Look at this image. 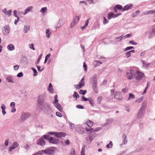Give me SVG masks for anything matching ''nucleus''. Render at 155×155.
<instances>
[{"label":"nucleus","instance_id":"obj_28","mask_svg":"<svg viewBox=\"0 0 155 155\" xmlns=\"http://www.w3.org/2000/svg\"><path fill=\"white\" fill-rule=\"evenodd\" d=\"M30 27L28 25H25L24 27V32L25 33H27L29 30Z\"/></svg>","mask_w":155,"mask_h":155},{"label":"nucleus","instance_id":"obj_45","mask_svg":"<svg viewBox=\"0 0 155 155\" xmlns=\"http://www.w3.org/2000/svg\"><path fill=\"white\" fill-rule=\"evenodd\" d=\"M87 92L86 90H80L79 91V93L82 95H85Z\"/></svg>","mask_w":155,"mask_h":155},{"label":"nucleus","instance_id":"obj_10","mask_svg":"<svg viewBox=\"0 0 155 155\" xmlns=\"http://www.w3.org/2000/svg\"><path fill=\"white\" fill-rule=\"evenodd\" d=\"M114 97L118 100H121L123 99V97L121 93L118 91L115 92L114 95Z\"/></svg>","mask_w":155,"mask_h":155},{"label":"nucleus","instance_id":"obj_44","mask_svg":"<svg viewBox=\"0 0 155 155\" xmlns=\"http://www.w3.org/2000/svg\"><path fill=\"white\" fill-rule=\"evenodd\" d=\"M80 17L81 16H75L73 20L75 21H77V23H78L80 19Z\"/></svg>","mask_w":155,"mask_h":155},{"label":"nucleus","instance_id":"obj_62","mask_svg":"<svg viewBox=\"0 0 155 155\" xmlns=\"http://www.w3.org/2000/svg\"><path fill=\"white\" fill-rule=\"evenodd\" d=\"M56 115L58 117H62V115L59 112H57L56 113Z\"/></svg>","mask_w":155,"mask_h":155},{"label":"nucleus","instance_id":"obj_2","mask_svg":"<svg viewBox=\"0 0 155 155\" xmlns=\"http://www.w3.org/2000/svg\"><path fill=\"white\" fill-rule=\"evenodd\" d=\"M38 110L43 111L44 113L46 114H50L52 112V109L51 108L50 105L48 103H44L42 106L41 108L37 107Z\"/></svg>","mask_w":155,"mask_h":155},{"label":"nucleus","instance_id":"obj_19","mask_svg":"<svg viewBox=\"0 0 155 155\" xmlns=\"http://www.w3.org/2000/svg\"><path fill=\"white\" fill-rule=\"evenodd\" d=\"M150 35L148 36V38H151L155 35V29L152 30L151 31H150L149 32Z\"/></svg>","mask_w":155,"mask_h":155},{"label":"nucleus","instance_id":"obj_36","mask_svg":"<svg viewBox=\"0 0 155 155\" xmlns=\"http://www.w3.org/2000/svg\"><path fill=\"white\" fill-rule=\"evenodd\" d=\"M142 62L143 63V65L146 68L148 67L150 64L149 63H145L144 61L143 60H142Z\"/></svg>","mask_w":155,"mask_h":155},{"label":"nucleus","instance_id":"obj_61","mask_svg":"<svg viewBox=\"0 0 155 155\" xmlns=\"http://www.w3.org/2000/svg\"><path fill=\"white\" fill-rule=\"evenodd\" d=\"M83 67L84 68V70L85 71H87V65L85 64V62H84L83 63Z\"/></svg>","mask_w":155,"mask_h":155},{"label":"nucleus","instance_id":"obj_26","mask_svg":"<svg viewBox=\"0 0 155 155\" xmlns=\"http://www.w3.org/2000/svg\"><path fill=\"white\" fill-rule=\"evenodd\" d=\"M7 48L9 51H12L14 50L15 48L13 45L10 44L8 45Z\"/></svg>","mask_w":155,"mask_h":155},{"label":"nucleus","instance_id":"obj_24","mask_svg":"<svg viewBox=\"0 0 155 155\" xmlns=\"http://www.w3.org/2000/svg\"><path fill=\"white\" fill-rule=\"evenodd\" d=\"M3 12L6 15H8V16H10L11 15V13L12 12V11L11 10L6 11V9L5 8L3 10Z\"/></svg>","mask_w":155,"mask_h":155},{"label":"nucleus","instance_id":"obj_9","mask_svg":"<svg viewBox=\"0 0 155 155\" xmlns=\"http://www.w3.org/2000/svg\"><path fill=\"white\" fill-rule=\"evenodd\" d=\"M145 111V110L140 108L137 116V118L139 119L142 118L144 115Z\"/></svg>","mask_w":155,"mask_h":155},{"label":"nucleus","instance_id":"obj_46","mask_svg":"<svg viewBox=\"0 0 155 155\" xmlns=\"http://www.w3.org/2000/svg\"><path fill=\"white\" fill-rule=\"evenodd\" d=\"M103 18V23L104 25L107 24L108 23V22H109L108 21L107 19L105 17H104Z\"/></svg>","mask_w":155,"mask_h":155},{"label":"nucleus","instance_id":"obj_50","mask_svg":"<svg viewBox=\"0 0 155 155\" xmlns=\"http://www.w3.org/2000/svg\"><path fill=\"white\" fill-rule=\"evenodd\" d=\"M143 97H142L140 98H138L137 100H135V101L136 102H138V103H140L143 101Z\"/></svg>","mask_w":155,"mask_h":155},{"label":"nucleus","instance_id":"obj_14","mask_svg":"<svg viewBox=\"0 0 155 155\" xmlns=\"http://www.w3.org/2000/svg\"><path fill=\"white\" fill-rule=\"evenodd\" d=\"M66 135V134L63 132H55V136L58 138L64 137Z\"/></svg>","mask_w":155,"mask_h":155},{"label":"nucleus","instance_id":"obj_33","mask_svg":"<svg viewBox=\"0 0 155 155\" xmlns=\"http://www.w3.org/2000/svg\"><path fill=\"white\" fill-rule=\"evenodd\" d=\"M86 124L88 127H91L93 125V122L90 120H88L86 122Z\"/></svg>","mask_w":155,"mask_h":155},{"label":"nucleus","instance_id":"obj_16","mask_svg":"<svg viewBox=\"0 0 155 155\" xmlns=\"http://www.w3.org/2000/svg\"><path fill=\"white\" fill-rule=\"evenodd\" d=\"M122 138L123 140L122 145H123L127 144V135L125 134H123Z\"/></svg>","mask_w":155,"mask_h":155},{"label":"nucleus","instance_id":"obj_35","mask_svg":"<svg viewBox=\"0 0 155 155\" xmlns=\"http://www.w3.org/2000/svg\"><path fill=\"white\" fill-rule=\"evenodd\" d=\"M124 38V36L123 35H120L119 37H117L116 38V39L118 42H120Z\"/></svg>","mask_w":155,"mask_h":155},{"label":"nucleus","instance_id":"obj_47","mask_svg":"<svg viewBox=\"0 0 155 155\" xmlns=\"http://www.w3.org/2000/svg\"><path fill=\"white\" fill-rule=\"evenodd\" d=\"M69 127L70 128L71 130L74 129V124L71 122H69Z\"/></svg>","mask_w":155,"mask_h":155},{"label":"nucleus","instance_id":"obj_51","mask_svg":"<svg viewBox=\"0 0 155 155\" xmlns=\"http://www.w3.org/2000/svg\"><path fill=\"white\" fill-rule=\"evenodd\" d=\"M143 150V148L142 147L136 149L133 152H140V151L141 150Z\"/></svg>","mask_w":155,"mask_h":155},{"label":"nucleus","instance_id":"obj_48","mask_svg":"<svg viewBox=\"0 0 155 155\" xmlns=\"http://www.w3.org/2000/svg\"><path fill=\"white\" fill-rule=\"evenodd\" d=\"M42 54H41L39 56L38 58L37 61L35 63L36 65H37L40 62V61L42 57Z\"/></svg>","mask_w":155,"mask_h":155},{"label":"nucleus","instance_id":"obj_17","mask_svg":"<svg viewBox=\"0 0 155 155\" xmlns=\"http://www.w3.org/2000/svg\"><path fill=\"white\" fill-rule=\"evenodd\" d=\"M133 6V5L131 4H128L125 5L123 9V12L127 11L130 9Z\"/></svg>","mask_w":155,"mask_h":155},{"label":"nucleus","instance_id":"obj_7","mask_svg":"<svg viewBox=\"0 0 155 155\" xmlns=\"http://www.w3.org/2000/svg\"><path fill=\"white\" fill-rule=\"evenodd\" d=\"M75 129L76 131L80 134H83L85 131V129L81 125H76Z\"/></svg>","mask_w":155,"mask_h":155},{"label":"nucleus","instance_id":"obj_30","mask_svg":"<svg viewBox=\"0 0 155 155\" xmlns=\"http://www.w3.org/2000/svg\"><path fill=\"white\" fill-rule=\"evenodd\" d=\"M86 130L89 133L94 132V129L91 128V127H87L85 128Z\"/></svg>","mask_w":155,"mask_h":155},{"label":"nucleus","instance_id":"obj_20","mask_svg":"<svg viewBox=\"0 0 155 155\" xmlns=\"http://www.w3.org/2000/svg\"><path fill=\"white\" fill-rule=\"evenodd\" d=\"M92 87L93 91L96 94L98 93L97 84L92 85Z\"/></svg>","mask_w":155,"mask_h":155},{"label":"nucleus","instance_id":"obj_64","mask_svg":"<svg viewBox=\"0 0 155 155\" xmlns=\"http://www.w3.org/2000/svg\"><path fill=\"white\" fill-rule=\"evenodd\" d=\"M19 67V65H16L14 66V69L15 70H18Z\"/></svg>","mask_w":155,"mask_h":155},{"label":"nucleus","instance_id":"obj_13","mask_svg":"<svg viewBox=\"0 0 155 155\" xmlns=\"http://www.w3.org/2000/svg\"><path fill=\"white\" fill-rule=\"evenodd\" d=\"M45 141L42 138H40L37 141V145L43 146L45 145Z\"/></svg>","mask_w":155,"mask_h":155},{"label":"nucleus","instance_id":"obj_3","mask_svg":"<svg viewBox=\"0 0 155 155\" xmlns=\"http://www.w3.org/2000/svg\"><path fill=\"white\" fill-rule=\"evenodd\" d=\"M45 100V96L44 95H41L38 96V102L37 103V107L41 108L42 106L44 103Z\"/></svg>","mask_w":155,"mask_h":155},{"label":"nucleus","instance_id":"obj_18","mask_svg":"<svg viewBox=\"0 0 155 155\" xmlns=\"http://www.w3.org/2000/svg\"><path fill=\"white\" fill-rule=\"evenodd\" d=\"M33 7L32 6H29L25 10V12L24 13V15H26L29 12L31 11V10L33 9Z\"/></svg>","mask_w":155,"mask_h":155},{"label":"nucleus","instance_id":"obj_1","mask_svg":"<svg viewBox=\"0 0 155 155\" xmlns=\"http://www.w3.org/2000/svg\"><path fill=\"white\" fill-rule=\"evenodd\" d=\"M126 77L129 80L135 78L139 81L144 79V74L142 72L139 71L137 68L133 67L130 68L126 74Z\"/></svg>","mask_w":155,"mask_h":155},{"label":"nucleus","instance_id":"obj_15","mask_svg":"<svg viewBox=\"0 0 155 155\" xmlns=\"http://www.w3.org/2000/svg\"><path fill=\"white\" fill-rule=\"evenodd\" d=\"M49 143L53 144H57L58 143V140L52 137H50L49 139Z\"/></svg>","mask_w":155,"mask_h":155},{"label":"nucleus","instance_id":"obj_22","mask_svg":"<svg viewBox=\"0 0 155 155\" xmlns=\"http://www.w3.org/2000/svg\"><path fill=\"white\" fill-rule=\"evenodd\" d=\"M108 19L109 20L115 18V14L112 12L109 13L107 15Z\"/></svg>","mask_w":155,"mask_h":155},{"label":"nucleus","instance_id":"obj_27","mask_svg":"<svg viewBox=\"0 0 155 155\" xmlns=\"http://www.w3.org/2000/svg\"><path fill=\"white\" fill-rule=\"evenodd\" d=\"M63 25V23L62 22V21L59 20L58 23L55 26V28L57 29L59 28Z\"/></svg>","mask_w":155,"mask_h":155},{"label":"nucleus","instance_id":"obj_63","mask_svg":"<svg viewBox=\"0 0 155 155\" xmlns=\"http://www.w3.org/2000/svg\"><path fill=\"white\" fill-rule=\"evenodd\" d=\"M23 73L22 72H21L18 73L17 74V76L18 77H21L23 76Z\"/></svg>","mask_w":155,"mask_h":155},{"label":"nucleus","instance_id":"obj_5","mask_svg":"<svg viewBox=\"0 0 155 155\" xmlns=\"http://www.w3.org/2000/svg\"><path fill=\"white\" fill-rule=\"evenodd\" d=\"M53 103L54 106L57 108L58 110L62 112L63 110L61 105L58 103V95H56L54 96V100L53 101Z\"/></svg>","mask_w":155,"mask_h":155},{"label":"nucleus","instance_id":"obj_55","mask_svg":"<svg viewBox=\"0 0 155 155\" xmlns=\"http://www.w3.org/2000/svg\"><path fill=\"white\" fill-rule=\"evenodd\" d=\"M112 121V120L111 119H108L106 120V124L107 125H109L111 124Z\"/></svg>","mask_w":155,"mask_h":155},{"label":"nucleus","instance_id":"obj_53","mask_svg":"<svg viewBox=\"0 0 155 155\" xmlns=\"http://www.w3.org/2000/svg\"><path fill=\"white\" fill-rule=\"evenodd\" d=\"M134 48V47L132 46L127 47L124 49V51H127L130 50L131 49H133Z\"/></svg>","mask_w":155,"mask_h":155},{"label":"nucleus","instance_id":"obj_6","mask_svg":"<svg viewBox=\"0 0 155 155\" xmlns=\"http://www.w3.org/2000/svg\"><path fill=\"white\" fill-rule=\"evenodd\" d=\"M10 31V28L8 25H5L2 28V32L5 36L7 35L9 33Z\"/></svg>","mask_w":155,"mask_h":155},{"label":"nucleus","instance_id":"obj_31","mask_svg":"<svg viewBox=\"0 0 155 155\" xmlns=\"http://www.w3.org/2000/svg\"><path fill=\"white\" fill-rule=\"evenodd\" d=\"M88 22L89 19H87L86 20L84 25L81 27V29L82 30H84L86 28L88 25Z\"/></svg>","mask_w":155,"mask_h":155},{"label":"nucleus","instance_id":"obj_21","mask_svg":"<svg viewBox=\"0 0 155 155\" xmlns=\"http://www.w3.org/2000/svg\"><path fill=\"white\" fill-rule=\"evenodd\" d=\"M93 139V138L91 136H88L86 138V142L88 144H90Z\"/></svg>","mask_w":155,"mask_h":155},{"label":"nucleus","instance_id":"obj_34","mask_svg":"<svg viewBox=\"0 0 155 155\" xmlns=\"http://www.w3.org/2000/svg\"><path fill=\"white\" fill-rule=\"evenodd\" d=\"M77 23H77V21H74L73 20V21H72V22L71 24L70 28H72L73 27H74L76 25Z\"/></svg>","mask_w":155,"mask_h":155},{"label":"nucleus","instance_id":"obj_42","mask_svg":"<svg viewBox=\"0 0 155 155\" xmlns=\"http://www.w3.org/2000/svg\"><path fill=\"white\" fill-rule=\"evenodd\" d=\"M47 9L46 7H43L41 9L40 12L43 13H45L47 10Z\"/></svg>","mask_w":155,"mask_h":155},{"label":"nucleus","instance_id":"obj_11","mask_svg":"<svg viewBox=\"0 0 155 155\" xmlns=\"http://www.w3.org/2000/svg\"><path fill=\"white\" fill-rule=\"evenodd\" d=\"M15 77V76L13 75H8L7 76L6 79L8 82L14 83V82L13 80Z\"/></svg>","mask_w":155,"mask_h":155},{"label":"nucleus","instance_id":"obj_12","mask_svg":"<svg viewBox=\"0 0 155 155\" xmlns=\"http://www.w3.org/2000/svg\"><path fill=\"white\" fill-rule=\"evenodd\" d=\"M91 83L92 85L97 84V81L96 75L93 76L91 78Z\"/></svg>","mask_w":155,"mask_h":155},{"label":"nucleus","instance_id":"obj_57","mask_svg":"<svg viewBox=\"0 0 155 155\" xmlns=\"http://www.w3.org/2000/svg\"><path fill=\"white\" fill-rule=\"evenodd\" d=\"M129 43V44L133 45H137V43L136 42L133 41H130Z\"/></svg>","mask_w":155,"mask_h":155},{"label":"nucleus","instance_id":"obj_41","mask_svg":"<svg viewBox=\"0 0 155 155\" xmlns=\"http://www.w3.org/2000/svg\"><path fill=\"white\" fill-rule=\"evenodd\" d=\"M31 69L33 71L34 73L33 76H37V72L36 70L34 68H31Z\"/></svg>","mask_w":155,"mask_h":155},{"label":"nucleus","instance_id":"obj_39","mask_svg":"<svg viewBox=\"0 0 155 155\" xmlns=\"http://www.w3.org/2000/svg\"><path fill=\"white\" fill-rule=\"evenodd\" d=\"M88 101H89L90 104H91V106L93 107L94 104L93 99L92 98H89Z\"/></svg>","mask_w":155,"mask_h":155},{"label":"nucleus","instance_id":"obj_58","mask_svg":"<svg viewBox=\"0 0 155 155\" xmlns=\"http://www.w3.org/2000/svg\"><path fill=\"white\" fill-rule=\"evenodd\" d=\"M14 147H15V148L17 147L18 146V144L16 142H14L12 145Z\"/></svg>","mask_w":155,"mask_h":155},{"label":"nucleus","instance_id":"obj_37","mask_svg":"<svg viewBox=\"0 0 155 155\" xmlns=\"http://www.w3.org/2000/svg\"><path fill=\"white\" fill-rule=\"evenodd\" d=\"M46 36L48 38H49L51 35V33L49 32V30L48 29H47L46 31Z\"/></svg>","mask_w":155,"mask_h":155},{"label":"nucleus","instance_id":"obj_40","mask_svg":"<svg viewBox=\"0 0 155 155\" xmlns=\"http://www.w3.org/2000/svg\"><path fill=\"white\" fill-rule=\"evenodd\" d=\"M113 144L112 142L110 141L109 143L106 145V147L107 148H111L112 147Z\"/></svg>","mask_w":155,"mask_h":155},{"label":"nucleus","instance_id":"obj_32","mask_svg":"<svg viewBox=\"0 0 155 155\" xmlns=\"http://www.w3.org/2000/svg\"><path fill=\"white\" fill-rule=\"evenodd\" d=\"M24 58L25 59H22V62L23 63H24L25 64L26 66H27L28 64V60L26 57Z\"/></svg>","mask_w":155,"mask_h":155},{"label":"nucleus","instance_id":"obj_56","mask_svg":"<svg viewBox=\"0 0 155 155\" xmlns=\"http://www.w3.org/2000/svg\"><path fill=\"white\" fill-rule=\"evenodd\" d=\"M125 55L126 56L127 58H128L131 56V53L130 51H128L126 52L125 54Z\"/></svg>","mask_w":155,"mask_h":155},{"label":"nucleus","instance_id":"obj_54","mask_svg":"<svg viewBox=\"0 0 155 155\" xmlns=\"http://www.w3.org/2000/svg\"><path fill=\"white\" fill-rule=\"evenodd\" d=\"M81 84H76L74 85V87L78 89H80L82 88V87L81 86Z\"/></svg>","mask_w":155,"mask_h":155},{"label":"nucleus","instance_id":"obj_49","mask_svg":"<svg viewBox=\"0 0 155 155\" xmlns=\"http://www.w3.org/2000/svg\"><path fill=\"white\" fill-rule=\"evenodd\" d=\"M134 98H135L134 95L132 94V93H130L129 94V96L128 100L130 99H134Z\"/></svg>","mask_w":155,"mask_h":155},{"label":"nucleus","instance_id":"obj_43","mask_svg":"<svg viewBox=\"0 0 155 155\" xmlns=\"http://www.w3.org/2000/svg\"><path fill=\"white\" fill-rule=\"evenodd\" d=\"M102 98L103 97L102 96H100L97 98V103L98 104H101Z\"/></svg>","mask_w":155,"mask_h":155},{"label":"nucleus","instance_id":"obj_60","mask_svg":"<svg viewBox=\"0 0 155 155\" xmlns=\"http://www.w3.org/2000/svg\"><path fill=\"white\" fill-rule=\"evenodd\" d=\"M76 107L78 109H83L84 107L81 105H76Z\"/></svg>","mask_w":155,"mask_h":155},{"label":"nucleus","instance_id":"obj_38","mask_svg":"<svg viewBox=\"0 0 155 155\" xmlns=\"http://www.w3.org/2000/svg\"><path fill=\"white\" fill-rule=\"evenodd\" d=\"M115 8H116V9H117L119 10H123V7H122V6L120 5H116L115 6Z\"/></svg>","mask_w":155,"mask_h":155},{"label":"nucleus","instance_id":"obj_25","mask_svg":"<svg viewBox=\"0 0 155 155\" xmlns=\"http://www.w3.org/2000/svg\"><path fill=\"white\" fill-rule=\"evenodd\" d=\"M147 105V102L146 101H144L142 103V106L140 107V108H142V109H143L144 110H145L146 108V107Z\"/></svg>","mask_w":155,"mask_h":155},{"label":"nucleus","instance_id":"obj_8","mask_svg":"<svg viewBox=\"0 0 155 155\" xmlns=\"http://www.w3.org/2000/svg\"><path fill=\"white\" fill-rule=\"evenodd\" d=\"M31 114L28 112H23L20 118L21 122H23L26 120L28 118L31 116Z\"/></svg>","mask_w":155,"mask_h":155},{"label":"nucleus","instance_id":"obj_4","mask_svg":"<svg viewBox=\"0 0 155 155\" xmlns=\"http://www.w3.org/2000/svg\"><path fill=\"white\" fill-rule=\"evenodd\" d=\"M55 148L54 147H50L46 149L45 150H42L40 151V152H41L42 153L48 155H51L54 154V149Z\"/></svg>","mask_w":155,"mask_h":155},{"label":"nucleus","instance_id":"obj_29","mask_svg":"<svg viewBox=\"0 0 155 155\" xmlns=\"http://www.w3.org/2000/svg\"><path fill=\"white\" fill-rule=\"evenodd\" d=\"M153 10L146 11L143 13L144 15L153 14Z\"/></svg>","mask_w":155,"mask_h":155},{"label":"nucleus","instance_id":"obj_52","mask_svg":"<svg viewBox=\"0 0 155 155\" xmlns=\"http://www.w3.org/2000/svg\"><path fill=\"white\" fill-rule=\"evenodd\" d=\"M73 97L74 98H79V96L78 95V93L76 92H74L73 94Z\"/></svg>","mask_w":155,"mask_h":155},{"label":"nucleus","instance_id":"obj_23","mask_svg":"<svg viewBox=\"0 0 155 155\" xmlns=\"http://www.w3.org/2000/svg\"><path fill=\"white\" fill-rule=\"evenodd\" d=\"M1 108L2 110V113L3 115H4L6 114V112L5 110L6 109V107L4 104H2L1 106Z\"/></svg>","mask_w":155,"mask_h":155},{"label":"nucleus","instance_id":"obj_59","mask_svg":"<svg viewBox=\"0 0 155 155\" xmlns=\"http://www.w3.org/2000/svg\"><path fill=\"white\" fill-rule=\"evenodd\" d=\"M43 138L45 139H46L47 140H48V141H49V139L50 138L49 137V135H43Z\"/></svg>","mask_w":155,"mask_h":155}]
</instances>
